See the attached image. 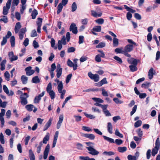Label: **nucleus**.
Segmentation results:
<instances>
[{
  "label": "nucleus",
  "instance_id": "nucleus-1",
  "mask_svg": "<svg viewBox=\"0 0 160 160\" xmlns=\"http://www.w3.org/2000/svg\"><path fill=\"white\" fill-rule=\"evenodd\" d=\"M155 146L152 149V154L153 156H154L158 153V151L160 148V140L159 138H157L155 142Z\"/></svg>",
  "mask_w": 160,
  "mask_h": 160
},
{
  "label": "nucleus",
  "instance_id": "nucleus-2",
  "mask_svg": "<svg viewBox=\"0 0 160 160\" xmlns=\"http://www.w3.org/2000/svg\"><path fill=\"white\" fill-rule=\"evenodd\" d=\"M63 88V85L61 83L58 86V89L59 93L61 94L60 98L62 99H63L66 91L65 89L62 90Z\"/></svg>",
  "mask_w": 160,
  "mask_h": 160
},
{
  "label": "nucleus",
  "instance_id": "nucleus-3",
  "mask_svg": "<svg viewBox=\"0 0 160 160\" xmlns=\"http://www.w3.org/2000/svg\"><path fill=\"white\" fill-rule=\"evenodd\" d=\"M88 75L91 79L93 80L95 82H97L99 80V76L97 74H94L90 72L88 73Z\"/></svg>",
  "mask_w": 160,
  "mask_h": 160
},
{
  "label": "nucleus",
  "instance_id": "nucleus-4",
  "mask_svg": "<svg viewBox=\"0 0 160 160\" xmlns=\"http://www.w3.org/2000/svg\"><path fill=\"white\" fill-rule=\"evenodd\" d=\"M5 110L4 109H1V112L0 113V121L1 125L2 127H3L4 124V119L3 116L5 115Z\"/></svg>",
  "mask_w": 160,
  "mask_h": 160
},
{
  "label": "nucleus",
  "instance_id": "nucleus-5",
  "mask_svg": "<svg viewBox=\"0 0 160 160\" xmlns=\"http://www.w3.org/2000/svg\"><path fill=\"white\" fill-rule=\"evenodd\" d=\"M86 148L89 151L88 153L92 155H97L99 153L98 151L94 148L92 147H87Z\"/></svg>",
  "mask_w": 160,
  "mask_h": 160
},
{
  "label": "nucleus",
  "instance_id": "nucleus-6",
  "mask_svg": "<svg viewBox=\"0 0 160 160\" xmlns=\"http://www.w3.org/2000/svg\"><path fill=\"white\" fill-rule=\"evenodd\" d=\"M62 69L61 68L60 65L59 64L57 65V68L56 70L57 72L56 76L58 78H59L62 75Z\"/></svg>",
  "mask_w": 160,
  "mask_h": 160
},
{
  "label": "nucleus",
  "instance_id": "nucleus-7",
  "mask_svg": "<svg viewBox=\"0 0 160 160\" xmlns=\"http://www.w3.org/2000/svg\"><path fill=\"white\" fill-rule=\"evenodd\" d=\"M69 30L70 31H72V33L75 34L77 33V28L76 24L73 23H72L70 26Z\"/></svg>",
  "mask_w": 160,
  "mask_h": 160
},
{
  "label": "nucleus",
  "instance_id": "nucleus-8",
  "mask_svg": "<svg viewBox=\"0 0 160 160\" xmlns=\"http://www.w3.org/2000/svg\"><path fill=\"white\" fill-rule=\"evenodd\" d=\"M45 94V92L43 91L38 96L35 97L34 100V102L35 103H38L39 102L41 99V98L43 97Z\"/></svg>",
  "mask_w": 160,
  "mask_h": 160
},
{
  "label": "nucleus",
  "instance_id": "nucleus-9",
  "mask_svg": "<svg viewBox=\"0 0 160 160\" xmlns=\"http://www.w3.org/2000/svg\"><path fill=\"white\" fill-rule=\"evenodd\" d=\"M108 83V82L106 78H104L99 82L95 83V85L96 86L100 87L102 86L103 85L107 84Z\"/></svg>",
  "mask_w": 160,
  "mask_h": 160
},
{
  "label": "nucleus",
  "instance_id": "nucleus-10",
  "mask_svg": "<svg viewBox=\"0 0 160 160\" xmlns=\"http://www.w3.org/2000/svg\"><path fill=\"white\" fill-rule=\"evenodd\" d=\"M49 149L50 146L48 144L46 147L43 153V158L44 159H46L47 158L49 152Z\"/></svg>",
  "mask_w": 160,
  "mask_h": 160
},
{
  "label": "nucleus",
  "instance_id": "nucleus-11",
  "mask_svg": "<svg viewBox=\"0 0 160 160\" xmlns=\"http://www.w3.org/2000/svg\"><path fill=\"white\" fill-rule=\"evenodd\" d=\"M91 15L94 17H100L101 16L102 14V12L100 11L98 12V10H96V11H95L93 10L91 11Z\"/></svg>",
  "mask_w": 160,
  "mask_h": 160
},
{
  "label": "nucleus",
  "instance_id": "nucleus-12",
  "mask_svg": "<svg viewBox=\"0 0 160 160\" xmlns=\"http://www.w3.org/2000/svg\"><path fill=\"white\" fill-rule=\"evenodd\" d=\"M3 90L4 92L9 96H12L14 94L12 91L10 90L9 91L8 88L5 85H3Z\"/></svg>",
  "mask_w": 160,
  "mask_h": 160
},
{
  "label": "nucleus",
  "instance_id": "nucleus-13",
  "mask_svg": "<svg viewBox=\"0 0 160 160\" xmlns=\"http://www.w3.org/2000/svg\"><path fill=\"white\" fill-rule=\"evenodd\" d=\"M128 62L129 64H133L137 65L138 64L137 60L132 58H129L128 59Z\"/></svg>",
  "mask_w": 160,
  "mask_h": 160
},
{
  "label": "nucleus",
  "instance_id": "nucleus-14",
  "mask_svg": "<svg viewBox=\"0 0 160 160\" xmlns=\"http://www.w3.org/2000/svg\"><path fill=\"white\" fill-rule=\"evenodd\" d=\"M155 72V71L153 68H150L148 72V78L150 79H151L152 78L153 75Z\"/></svg>",
  "mask_w": 160,
  "mask_h": 160
},
{
  "label": "nucleus",
  "instance_id": "nucleus-15",
  "mask_svg": "<svg viewBox=\"0 0 160 160\" xmlns=\"http://www.w3.org/2000/svg\"><path fill=\"white\" fill-rule=\"evenodd\" d=\"M63 120V115L61 114L59 117V120H58L57 125V129H59L61 125Z\"/></svg>",
  "mask_w": 160,
  "mask_h": 160
},
{
  "label": "nucleus",
  "instance_id": "nucleus-16",
  "mask_svg": "<svg viewBox=\"0 0 160 160\" xmlns=\"http://www.w3.org/2000/svg\"><path fill=\"white\" fill-rule=\"evenodd\" d=\"M8 56L11 61L16 60L18 58L17 56L14 55L13 52H11L9 53Z\"/></svg>",
  "mask_w": 160,
  "mask_h": 160
},
{
  "label": "nucleus",
  "instance_id": "nucleus-17",
  "mask_svg": "<svg viewBox=\"0 0 160 160\" xmlns=\"http://www.w3.org/2000/svg\"><path fill=\"white\" fill-rule=\"evenodd\" d=\"M133 45L128 44L126 46L124 49V51L130 52L133 50Z\"/></svg>",
  "mask_w": 160,
  "mask_h": 160
},
{
  "label": "nucleus",
  "instance_id": "nucleus-18",
  "mask_svg": "<svg viewBox=\"0 0 160 160\" xmlns=\"http://www.w3.org/2000/svg\"><path fill=\"white\" fill-rule=\"evenodd\" d=\"M83 136L85 137L88 138L91 140H93L95 138V135L92 134H84Z\"/></svg>",
  "mask_w": 160,
  "mask_h": 160
},
{
  "label": "nucleus",
  "instance_id": "nucleus-19",
  "mask_svg": "<svg viewBox=\"0 0 160 160\" xmlns=\"http://www.w3.org/2000/svg\"><path fill=\"white\" fill-rule=\"evenodd\" d=\"M52 119L51 118H50L49 120L44 127L43 129L44 131L46 130L50 126L52 123Z\"/></svg>",
  "mask_w": 160,
  "mask_h": 160
},
{
  "label": "nucleus",
  "instance_id": "nucleus-20",
  "mask_svg": "<svg viewBox=\"0 0 160 160\" xmlns=\"http://www.w3.org/2000/svg\"><path fill=\"white\" fill-rule=\"evenodd\" d=\"M107 130L108 132L110 134L112 133V126L111 123L110 122L107 123Z\"/></svg>",
  "mask_w": 160,
  "mask_h": 160
},
{
  "label": "nucleus",
  "instance_id": "nucleus-21",
  "mask_svg": "<svg viewBox=\"0 0 160 160\" xmlns=\"http://www.w3.org/2000/svg\"><path fill=\"white\" fill-rule=\"evenodd\" d=\"M21 28V26L20 22H18L16 23L15 27V32L17 33L18 32L19 29Z\"/></svg>",
  "mask_w": 160,
  "mask_h": 160
},
{
  "label": "nucleus",
  "instance_id": "nucleus-22",
  "mask_svg": "<svg viewBox=\"0 0 160 160\" xmlns=\"http://www.w3.org/2000/svg\"><path fill=\"white\" fill-rule=\"evenodd\" d=\"M32 82L33 83L36 84L39 83L40 82V80L38 76H36L32 78Z\"/></svg>",
  "mask_w": 160,
  "mask_h": 160
},
{
  "label": "nucleus",
  "instance_id": "nucleus-23",
  "mask_svg": "<svg viewBox=\"0 0 160 160\" xmlns=\"http://www.w3.org/2000/svg\"><path fill=\"white\" fill-rule=\"evenodd\" d=\"M6 62V59L3 60L2 62H0V66H1L0 68L2 71H3L5 69V64Z\"/></svg>",
  "mask_w": 160,
  "mask_h": 160
},
{
  "label": "nucleus",
  "instance_id": "nucleus-24",
  "mask_svg": "<svg viewBox=\"0 0 160 160\" xmlns=\"http://www.w3.org/2000/svg\"><path fill=\"white\" fill-rule=\"evenodd\" d=\"M25 32V30L24 28H22L19 33V39L21 40L24 37V34Z\"/></svg>",
  "mask_w": 160,
  "mask_h": 160
},
{
  "label": "nucleus",
  "instance_id": "nucleus-25",
  "mask_svg": "<svg viewBox=\"0 0 160 160\" xmlns=\"http://www.w3.org/2000/svg\"><path fill=\"white\" fill-rule=\"evenodd\" d=\"M94 32H100L101 31V27L100 26H96L92 29Z\"/></svg>",
  "mask_w": 160,
  "mask_h": 160
},
{
  "label": "nucleus",
  "instance_id": "nucleus-26",
  "mask_svg": "<svg viewBox=\"0 0 160 160\" xmlns=\"http://www.w3.org/2000/svg\"><path fill=\"white\" fill-rule=\"evenodd\" d=\"M127 148L126 147H118V151L121 153H123L125 152L127 150Z\"/></svg>",
  "mask_w": 160,
  "mask_h": 160
},
{
  "label": "nucleus",
  "instance_id": "nucleus-27",
  "mask_svg": "<svg viewBox=\"0 0 160 160\" xmlns=\"http://www.w3.org/2000/svg\"><path fill=\"white\" fill-rule=\"evenodd\" d=\"M38 14V12L36 9H34L32 12L31 16L32 19H34L36 18V16Z\"/></svg>",
  "mask_w": 160,
  "mask_h": 160
},
{
  "label": "nucleus",
  "instance_id": "nucleus-28",
  "mask_svg": "<svg viewBox=\"0 0 160 160\" xmlns=\"http://www.w3.org/2000/svg\"><path fill=\"white\" fill-rule=\"evenodd\" d=\"M115 52L117 53L123 54L124 52V50L122 48H118L115 49Z\"/></svg>",
  "mask_w": 160,
  "mask_h": 160
},
{
  "label": "nucleus",
  "instance_id": "nucleus-29",
  "mask_svg": "<svg viewBox=\"0 0 160 160\" xmlns=\"http://www.w3.org/2000/svg\"><path fill=\"white\" fill-rule=\"evenodd\" d=\"M102 137L104 139L110 143H114V141L113 139L108 137L105 136H103Z\"/></svg>",
  "mask_w": 160,
  "mask_h": 160
},
{
  "label": "nucleus",
  "instance_id": "nucleus-30",
  "mask_svg": "<svg viewBox=\"0 0 160 160\" xmlns=\"http://www.w3.org/2000/svg\"><path fill=\"white\" fill-rule=\"evenodd\" d=\"M10 41L11 47H14L15 45V39L14 36L11 37Z\"/></svg>",
  "mask_w": 160,
  "mask_h": 160
},
{
  "label": "nucleus",
  "instance_id": "nucleus-31",
  "mask_svg": "<svg viewBox=\"0 0 160 160\" xmlns=\"http://www.w3.org/2000/svg\"><path fill=\"white\" fill-rule=\"evenodd\" d=\"M1 17H2V18L0 19V21H2L5 23L8 22V18L6 15L1 16Z\"/></svg>",
  "mask_w": 160,
  "mask_h": 160
},
{
  "label": "nucleus",
  "instance_id": "nucleus-32",
  "mask_svg": "<svg viewBox=\"0 0 160 160\" xmlns=\"http://www.w3.org/2000/svg\"><path fill=\"white\" fill-rule=\"evenodd\" d=\"M21 80L22 83L25 84L27 83L28 78L25 76L23 75L21 77Z\"/></svg>",
  "mask_w": 160,
  "mask_h": 160
},
{
  "label": "nucleus",
  "instance_id": "nucleus-33",
  "mask_svg": "<svg viewBox=\"0 0 160 160\" xmlns=\"http://www.w3.org/2000/svg\"><path fill=\"white\" fill-rule=\"evenodd\" d=\"M114 153L112 151H104L102 153V154L106 156H112L114 154Z\"/></svg>",
  "mask_w": 160,
  "mask_h": 160
},
{
  "label": "nucleus",
  "instance_id": "nucleus-34",
  "mask_svg": "<svg viewBox=\"0 0 160 160\" xmlns=\"http://www.w3.org/2000/svg\"><path fill=\"white\" fill-rule=\"evenodd\" d=\"M136 65H131L129 66V68L131 72H134L137 70V68Z\"/></svg>",
  "mask_w": 160,
  "mask_h": 160
},
{
  "label": "nucleus",
  "instance_id": "nucleus-35",
  "mask_svg": "<svg viewBox=\"0 0 160 160\" xmlns=\"http://www.w3.org/2000/svg\"><path fill=\"white\" fill-rule=\"evenodd\" d=\"M101 55L100 54H97L95 58V61L98 62H99L101 61Z\"/></svg>",
  "mask_w": 160,
  "mask_h": 160
},
{
  "label": "nucleus",
  "instance_id": "nucleus-36",
  "mask_svg": "<svg viewBox=\"0 0 160 160\" xmlns=\"http://www.w3.org/2000/svg\"><path fill=\"white\" fill-rule=\"evenodd\" d=\"M49 134L48 133L44 138L43 140V143L46 144L47 143V141L49 140Z\"/></svg>",
  "mask_w": 160,
  "mask_h": 160
},
{
  "label": "nucleus",
  "instance_id": "nucleus-37",
  "mask_svg": "<svg viewBox=\"0 0 160 160\" xmlns=\"http://www.w3.org/2000/svg\"><path fill=\"white\" fill-rule=\"evenodd\" d=\"M115 134L120 138H122L123 137V135L119 132L118 129H116Z\"/></svg>",
  "mask_w": 160,
  "mask_h": 160
},
{
  "label": "nucleus",
  "instance_id": "nucleus-38",
  "mask_svg": "<svg viewBox=\"0 0 160 160\" xmlns=\"http://www.w3.org/2000/svg\"><path fill=\"white\" fill-rule=\"evenodd\" d=\"M124 6L125 9H126L128 11L132 13H134L136 12L135 10L131 9L126 5H124Z\"/></svg>",
  "mask_w": 160,
  "mask_h": 160
},
{
  "label": "nucleus",
  "instance_id": "nucleus-39",
  "mask_svg": "<svg viewBox=\"0 0 160 160\" xmlns=\"http://www.w3.org/2000/svg\"><path fill=\"white\" fill-rule=\"evenodd\" d=\"M92 99L96 102L102 103L103 102V100L99 98H93Z\"/></svg>",
  "mask_w": 160,
  "mask_h": 160
},
{
  "label": "nucleus",
  "instance_id": "nucleus-40",
  "mask_svg": "<svg viewBox=\"0 0 160 160\" xmlns=\"http://www.w3.org/2000/svg\"><path fill=\"white\" fill-rule=\"evenodd\" d=\"M9 10L8 8H7L5 6H4L3 8L2 14L4 15H6L8 13Z\"/></svg>",
  "mask_w": 160,
  "mask_h": 160
},
{
  "label": "nucleus",
  "instance_id": "nucleus-41",
  "mask_svg": "<svg viewBox=\"0 0 160 160\" xmlns=\"http://www.w3.org/2000/svg\"><path fill=\"white\" fill-rule=\"evenodd\" d=\"M63 6L62 5L61 3H59L58 6V10L57 13L58 14H59L62 11Z\"/></svg>",
  "mask_w": 160,
  "mask_h": 160
},
{
  "label": "nucleus",
  "instance_id": "nucleus-42",
  "mask_svg": "<svg viewBox=\"0 0 160 160\" xmlns=\"http://www.w3.org/2000/svg\"><path fill=\"white\" fill-rule=\"evenodd\" d=\"M95 22L98 24L101 25L103 23L104 20L103 19L101 18L95 20Z\"/></svg>",
  "mask_w": 160,
  "mask_h": 160
},
{
  "label": "nucleus",
  "instance_id": "nucleus-43",
  "mask_svg": "<svg viewBox=\"0 0 160 160\" xmlns=\"http://www.w3.org/2000/svg\"><path fill=\"white\" fill-rule=\"evenodd\" d=\"M115 37L113 39V45L114 46H117L118 44V39Z\"/></svg>",
  "mask_w": 160,
  "mask_h": 160
},
{
  "label": "nucleus",
  "instance_id": "nucleus-44",
  "mask_svg": "<svg viewBox=\"0 0 160 160\" xmlns=\"http://www.w3.org/2000/svg\"><path fill=\"white\" fill-rule=\"evenodd\" d=\"M48 93H49L52 99H53L55 98V93L53 90L48 92Z\"/></svg>",
  "mask_w": 160,
  "mask_h": 160
},
{
  "label": "nucleus",
  "instance_id": "nucleus-45",
  "mask_svg": "<svg viewBox=\"0 0 160 160\" xmlns=\"http://www.w3.org/2000/svg\"><path fill=\"white\" fill-rule=\"evenodd\" d=\"M77 8V5L75 2H73L72 5V12L75 11Z\"/></svg>",
  "mask_w": 160,
  "mask_h": 160
},
{
  "label": "nucleus",
  "instance_id": "nucleus-46",
  "mask_svg": "<svg viewBox=\"0 0 160 160\" xmlns=\"http://www.w3.org/2000/svg\"><path fill=\"white\" fill-rule=\"evenodd\" d=\"M105 45L106 44L105 42H100L96 46V48H102L105 47Z\"/></svg>",
  "mask_w": 160,
  "mask_h": 160
},
{
  "label": "nucleus",
  "instance_id": "nucleus-47",
  "mask_svg": "<svg viewBox=\"0 0 160 160\" xmlns=\"http://www.w3.org/2000/svg\"><path fill=\"white\" fill-rule=\"evenodd\" d=\"M113 58L115 59L117 61L119 64H121L122 62V59L117 56H115Z\"/></svg>",
  "mask_w": 160,
  "mask_h": 160
},
{
  "label": "nucleus",
  "instance_id": "nucleus-48",
  "mask_svg": "<svg viewBox=\"0 0 160 160\" xmlns=\"http://www.w3.org/2000/svg\"><path fill=\"white\" fill-rule=\"evenodd\" d=\"M113 101L116 104H122L123 102V101L120 100L117 98H113Z\"/></svg>",
  "mask_w": 160,
  "mask_h": 160
},
{
  "label": "nucleus",
  "instance_id": "nucleus-49",
  "mask_svg": "<svg viewBox=\"0 0 160 160\" xmlns=\"http://www.w3.org/2000/svg\"><path fill=\"white\" fill-rule=\"evenodd\" d=\"M52 84L51 82H49L48 84L47 88H46V91L48 92L50 91H52Z\"/></svg>",
  "mask_w": 160,
  "mask_h": 160
},
{
  "label": "nucleus",
  "instance_id": "nucleus-50",
  "mask_svg": "<svg viewBox=\"0 0 160 160\" xmlns=\"http://www.w3.org/2000/svg\"><path fill=\"white\" fill-rule=\"evenodd\" d=\"M78 60V59H75L73 60V62H74V67H73V70L74 71L76 70L77 69V68L78 67L77 62Z\"/></svg>",
  "mask_w": 160,
  "mask_h": 160
},
{
  "label": "nucleus",
  "instance_id": "nucleus-51",
  "mask_svg": "<svg viewBox=\"0 0 160 160\" xmlns=\"http://www.w3.org/2000/svg\"><path fill=\"white\" fill-rule=\"evenodd\" d=\"M28 97L27 93H24L20 95V98L21 99H27Z\"/></svg>",
  "mask_w": 160,
  "mask_h": 160
},
{
  "label": "nucleus",
  "instance_id": "nucleus-52",
  "mask_svg": "<svg viewBox=\"0 0 160 160\" xmlns=\"http://www.w3.org/2000/svg\"><path fill=\"white\" fill-rule=\"evenodd\" d=\"M142 123V121L141 120H139L135 122L134 126L136 128L138 127L141 125Z\"/></svg>",
  "mask_w": 160,
  "mask_h": 160
},
{
  "label": "nucleus",
  "instance_id": "nucleus-53",
  "mask_svg": "<svg viewBox=\"0 0 160 160\" xmlns=\"http://www.w3.org/2000/svg\"><path fill=\"white\" fill-rule=\"evenodd\" d=\"M85 115L88 118L90 119H93L95 118V117L93 115L88 114H87L86 112H85L84 113Z\"/></svg>",
  "mask_w": 160,
  "mask_h": 160
},
{
  "label": "nucleus",
  "instance_id": "nucleus-54",
  "mask_svg": "<svg viewBox=\"0 0 160 160\" xmlns=\"http://www.w3.org/2000/svg\"><path fill=\"white\" fill-rule=\"evenodd\" d=\"M42 20V19L41 18H38V21L37 22V24L38 26H41Z\"/></svg>",
  "mask_w": 160,
  "mask_h": 160
},
{
  "label": "nucleus",
  "instance_id": "nucleus-55",
  "mask_svg": "<svg viewBox=\"0 0 160 160\" xmlns=\"http://www.w3.org/2000/svg\"><path fill=\"white\" fill-rule=\"evenodd\" d=\"M72 76V74H70L67 76L66 80V83L67 84L69 82V81L71 78Z\"/></svg>",
  "mask_w": 160,
  "mask_h": 160
},
{
  "label": "nucleus",
  "instance_id": "nucleus-56",
  "mask_svg": "<svg viewBox=\"0 0 160 160\" xmlns=\"http://www.w3.org/2000/svg\"><path fill=\"white\" fill-rule=\"evenodd\" d=\"M137 105H135L132 108V111L130 112L131 116H132L136 112L137 109Z\"/></svg>",
  "mask_w": 160,
  "mask_h": 160
},
{
  "label": "nucleus",
  "instance_id": "nucleus-57",
  "mask_svg": "<svg viewBox=\"0 0 160 160\" xmlns=\"http://www.w3.org/2000/svg\"><path fill=\"white\" fill-rule=\"evenodd\" d=\"M0 141L1 143L4 144L5 143L4 136L2 132L0 134Z\"/></svg>",
  "mask_w": 160,
  "mask_h": 160
},
{
  "label": "nucleus",
  "instance_id": "nucleus-58",
  "mask_svg": "<svg viewBox=\"0 0 160 160\" xmlns=\"http://www.w3.org/2000/svg\"><path fill=\"white\" fill-rule=\"evenodd\" d=\"M4 77L6 80L8 81L9 80L10 74L8 71H6L4 73Z\"/></svg>",
  "mask_w": 160,
  "mask_h": 160
},
{
  "label": "nucleus",
  "instance_id": "nucleus-59",
  "mask_svg": "<svg viewBox=\"0 0 160 160\" xmlns=\"http://www.w3.org/2000/svg\"><path fill=\"white\" fill-rule=\"evenodd\" d=\"M67 64L68 65L69 67H73V68L74 63L70 59H68V60Z\"/></svg>",
  "mask_w": 160,
  "mask_h": 160
},
{
  "label": "nucleus",
  "instance_id": "nucleus-60",
  "mask_svg": "<svg viewBox=\"0 0 160 160\" xmlns=\"http://www.w3.org/2000/svg\"><path fill=\"white\" fill-rule=\"evenodd\" d=\"M12 0H8L7 2L6 3V6L5 7H6L7 8H8L9 9L10 8L11 2H12Z\"/></svg>",
  "mask_w": 160,
  "mask_h": 160
},
{
  "label": "nucleus",
  "instance_id": "nucleus-61",
  "mask_svg": "<svg viewBox=\"0 0 160 160\" xmlns=\"http://www.w3.org/2000/svg\"><path fill=\"white\" fill-rule=\"evenodd\" d=\"M32 45L34 48H37L39 47L38 43L36 40L33 41L32 43Z\"/></svg>",
  "mask_w": 160,
  "mask_h": 160
},
{
  "label": "nucleus",
  "instance_id": "nucleus-62",
  "mask_svg": "<svg viewBox=\"0 0 160 160\" xmlns=\"http://www.w3.org/2000/svg\"><path fill=\"white\" fill-rule=\"evenodd\" d=\"M127 158L128 160H137L135 157L131 155H128Z\"/></svg>",
  "mask_w": 160,
  "mask_h": 160
},
{
  "label": "nucleus",
  "instance_id": "nucleus-63",
  "mask_svg": "<svg viewBox=\"0 0 160 160\" xmlns=\"http://www.w3.org/2000/svg\"><path fill=\"white\" fill-rule=\"evenodd\" d=\"M84 37L83 36H79L78 43L79 44L82 43L84 42Z\"/></svg>",
  "mask_w": 160,
  "mask_h": 160
},
{
  "label": "nucleus",
  "instance_id": "nucleus-64",
  "mask_svg": "<svg viewBox=\"0 0 160 160\" xmlns=\"http://www.w3.org/2000/svg\"><path fill=\"white\" fill-rule=\"evenodd\" d=\"M76 49L73 47H70L68 48V53L72 52H74L75 51Z\"/></svg>",
  "mask_w": 160,
  "mask_h": 160
}]
</instances>
